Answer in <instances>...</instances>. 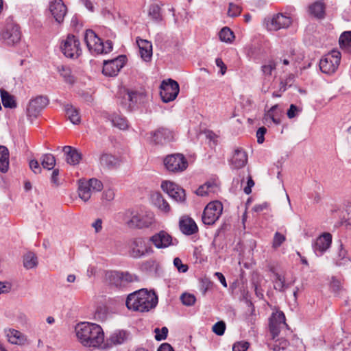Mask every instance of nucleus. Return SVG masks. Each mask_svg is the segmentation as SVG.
Returning <instances> with one entry per match:
<instances>
[{"mask_svg":"<svg viewBox=\"0 0 351 351\" xmlns=\"http://www.w3.org/2000/svg\"><path fill=\"white\" fill-rule=\"evenodd\" d=\"M226 324L223 321L215 323L213 326V332L217 335L221 336L224 334L226 330Z\"/></svg>","mask_w":351,"mask_h":351,"instance_id":"51","label":"nucleus"},{"mask_svg":"<svg viewBox=\"0 0 351 351\" xmlns=\"http://www.w3.org/2000/svg\"><path fill=\"white\" fill-rule=\"evenodd\" d=\"M155 339L160 341L166 339L168 335V328L166 326L162 327L161 329L156 328L154 329Z\"/></svg>","mask_w":351,"mask_h":351,"instance_id":"50","label":"nucleus"},{"mask_svg":"<svg viewBox=\"0 0 351 351\" xmlns=\"http://www.w3.org/2000/svg\"><path fill=\"white\" fill-rule=\"evenodd\" d=\"M215 64L216 65L221 69V75H224L226 72L227 67L224 62H223L222 59L220 58H217L215 60Z\"/></svg>","mask_w":351,"mask_h":351,"instance_id":"62","label":"nucleus"},{"mask_svg":"<svg viewBox=\"0 0 351 351\" xmlns=\"http://www.w3.org/2000/svg\"><path fill=\"white\" fill-rule=\"evenodd\" d=\"M61 76L64 78V81L69 84H73L75 82L74 77L71 74V70L66 66H62L59 70Z\"/></svg>","mask_w":351,"mask_h":351,"instance_id":"44","label":"nucleus"},{"mask_svg":"<svg viewBox=\"0 0 351 351\" xmlns=\"http://www.w3.org/2000/svg\"><path fill=\"white\" fill-rule=\"evenodd\" d=\"M48 104L49 99L45 96H38L31 99L27 108V115L28 117H36Z\"/></svg>","mask_w":351,"mask_h":351,"instance_id":"17","label":"nucleus"},{"mask_svg":"<svg viewBox=\"0 0 351 351\" xmlns=\"http://www.w3.org/2000/svg\"><path fill=\"white\" fill-rule=\"evenodd\" d=\"M152 141L158 145H166L174 140V133L166 128H160L152 134Z\"/></svg>","mask_w":351,"mask_h":351,"instance_id":"20","label":"nucleus"},{"mask_svg":"<svg viewBox=\"0 0 351 351\" xmlns=\"http://www.w3.org/2000/svg\"><path fill=\"white\" fill-rule=\"evenodd\" d=\"M167 170L172 173H180L188 167V161L182 154H172L167 156L163 160Z\"/></svg>","mask_w":351,"mask_h":351,"instance_id":"8","label":"nucleus"},{"mask_svg":"<svg viewBox=\"0 0 351 351\" xmlns=\"http://www.w3.org/2000/svg\"><path fill=\"white\" fill-rule=\"evenodd\" d=\"M341 61V53L336 50L323 56L319 60L321 71L327 75H332L337 70Z\"/></svg>","mask_w":351,"mask_h":351,"instance_id":"4","label":"nucleus"},{"mask_svg":"<svg viewBox=\"0 0 351 351\" xmlns=\"http://www.w3.org/2000/svg\"><path fill=\"white\" fill-rule=\"evenodd\" d=\"M155 205L161 210L168 213L171 210L169 203L164 199L160 193H156L154 197Z\"/></svg>","mask_w":351,"mask_h":351,"instance_id":"40","label":"nucleus"},{"mask_svg":"<svg viewBox=\"0 0 351 351\" xmlns=\"http://www.w3.org/2000/svg\"><path fill=\"white\" fill-rule=\"evenodd\" d=\"M85 182L88 183L92 191L98 192L101 191L103 189L102 182L96 178H91L89 180Z\"/></svg>","mask_w":351,"mask_h":351,"instance_id":"47","label":"nucleus"},{"mask_svg":"<svg viewBox=\"0 0 351 351\" xmlns=\"http://www.w3.org/2000/svg\"><path fill=\"white\" fill-rule=\"evenodd\" d=\"M9 151L5 146L0 145V171L6 173L9 169Z\"/></svg>","mask_w":351,"mask_h":351,"instance_id":"34","label":"nucleus"},{"mask_svg":"<svg viewBox=\"0 0 351 351\" xmlns=\"http://www.w3.org/2000/svg\"><path fill=\"white\" fill-rule=\"evenodd\" d=\"M160 95L163 102L168 103L173 101L178 96L180 87L178 83L171 79L162 81L160 85Z\"/></svg>","mask_w":351,"mask_h":351,"instance_id":"11","label":"nucleus"},{"mask_svg":"<svg viewBox=\"0 0 351 351\" xmlns=\"http://www.w3.org/2000/svg\"><path fill=\"white\" fill-rule=\"evenodd\" d=\"M106 278L111 285L119 289L123 288V274L121 271H108L106 274Z\"/></svg>","mask_w":351,"mask_h":351,"instance_id":"28","label":"nucleus"},{"mask_svg":"<svg viewBox=\"0 0 351 351\" xmlns=\"http://www.w3.org/2000/svg\"><path fill=\"white\" fill-rule=\"evenodd\" d=\"M1 36L8 45H14L20 40L21 34L18 25L8 24Z\"/></svg>","mask_w":351,"mask_h":351,"instance_id":"18","label":"nucleus"},{"mask_svg":"<svg viewBox=\"0 0 351 351\" xmlns=\"http://www.w3.org/2000/svg\"><path fill=\"white\" fill-rule=\"evenodd\" d=\"M161 188L176 202L180 204L185 203V191L176 183L170 181H164L161 184Z\"/></svg>","mask_w":351,"mask_h":351,"instance_id":"14","label":"nucleus"},{"mask_svg":"<svg viewBox=\"0 0 351 351\" xmlns=\"http://www.w3.org/2000/svg\"><path fill=\"white\" fill-rule=\"evenodd\" d=\"M302 111V109L296 106L295 104H291L289 108L287 110V114L289 119H293L298 116V114Z\"/></svg>","mask_w":351,"mask_h":351,"instance_id":"56","label":"nucleus"},{"mask_svg":"<svg viewBox=\"0 0 351 351\" xmlns=\"http://www.w3.org/2000/svg\"><path fill=\"white\" fill-rule=\"evenodd\" d=\"M274 289L280 292H285L293 283V282L286 283L285 277L278 273H274Z\"/></svg>","mask_w":351,"mask_h":351,"instance_id":"36","label":"nucleus"},{"mask_svg":"<svg viewBox=\"0 0 351 351\" xmlns=\"http://www.w3.org/2000/svg\"><path fill=\"white\" fill-rule=\"evenodd\" d=\"M127 60L125 55H121L116 58L104 60L102 73L106 76H116L123 67Z\"/></svg>","mask_w":351,"mask_h":351,"instance_id":"13","label":"nucleus"},{"mask_svg":"<svg viewBox=\"0 0 351 351\" xmlns=\"http://www.w3.org/2000/svg\"><path fill=\"white\" fill-rule=\"evenodd\" d=\"M129 337V333L123 330H117L112 332L109 338V341L113 345H119L123 343Z\"/></svg>","mask_w":351,"mask_h":351,"instance_id":"32","label":"nucleus"},{"mask_svg":"<svg viewBox=\"0 0 351 351\" xmlns=\"http://www.w3.org/2000/svg\"><path fill=\"white\" fill-rule=\"evenodd\" d=\"M325 4L322 1H317L308 6L310 14L314 17L322 19L325 16Z\"/></svg>","mask_w":351,"mask_h":351,"instance_id":"29","label":"nucleus"},{"mask_svg":"<svg viewBox=\"0 0 351 351\" xmlns=\"http://www.w3.org/2000/svg\"><path fill=\"white\" fill-rule=\"evenodd\" d=\"M136 43L139 47V52L142 59L145 62L150 61L152 56V45L151 42L140 39L137 40Z\"/></svg>","mask_w":351,"mask_h":351,"instance_id":"26","label":"nucleus"},{"mask_svg":"<svg viewBox=\"0 0 351 351\" xmlns=\"http://www.w3.org/2000/svg\"><path fill=\"white\" fill-rule=\"evenodd\" d=\"M41 165L43 168L48 170L53 169L56 165V158L51 154H43L40 158Z\"/></svg>","mask_w":351,"mask_h":351,"instance_id":"41","label":"nucleus"},{"mask_svg":"<svg viewBox=\"0 0 351 351\" xmlns=\"http://www.w3.org/2000/svg\"><path fill=\"white\" fill-rule=\"evenodd\" d=\"M78 341L85 347L99 348L104 341L102 328L96 324L82 322L75 328Z\"/></svg>","mask_w":351,"mask_h":351,"instance_id":"1","label":"nucleus"},{"mask_svg":"<svg viewBox=\"0 0 351 351\" xmlns=\"http://www.w3.org/2000/svg\"><path fill=\"white\" fill-rule=\"evenodd\" d=\"M130 219L127 221L130 228H143L152 226L154 221L153 213L138 214L137 212L130 211Z\"/></svg>","mask_w":351,"mask_h":351,"instance_id":"12","label":"nucleus"},{"mask_svg":"<svg viewBox=\"0 0 351 351\" xmlns=\"http://www.w3.org/2000/svg\"><path fill=\"white\" fill-rule=\"evenodd\" d=\"M60 48L66 58L77 59L82 54L80 41L73 34H69L66 39L62 40Z\"/></svg>","mask_w":351,"mask_h":351,"instance_id":"5","label":"nucleus"},{"mask_svg":"<svg viewBox=\"0 0 351 351\" xmlns=\"http://www.w3.org/2000/svg\"><path fill=\"white\" fill-rule=\"evenodd\" d=\"M4 333L8 338V341L12 344L23 346L27 341L26 335L15 329L5 328Z\"/></svg>","mask_w":351,"mask_h":351,"instance_id":"23","label":"nucleus"},{"mask_svg":"<svg viewBox=\"0 0 351 351\" xmlns=\"http://www.w3.org/2000/svg\"><path fill=\"white\" fill-rule=\"evenodd\" d=\"M254 180H252L251 176H249L247 182V186L243 189L244 193L247 195L250 194L252 193V187L254 186Z\"/></svg>","mask_w":351,"mask_h":351,"instance_id":"61","label":"nucleus"},{"mask_svg":"<svg viewBox=\"0 0 351 351\" xmlns=\"http://www.w3.org/2000/svg\"><path fill=\"white\" fill-rule=\"evenodd\" d=\"M181 232L186 235H191L198 231V228L195 221L189 217H182L179 221Z\"/></svg>","mask_w":351,"mask_h":351,"instance_id":"24","label":"nucleus"},{"mask_svg":"<svg viewBox=\"0 0 351 351\" xmlns=\"http://www.w3.org/2000/svg\"><path fill=\"white\" fill-rule=\"evenodd\" d=\"M62 151L66 156V161L69 165H77L82 160V155L81 152L71 146L66 145L63 147Z\"/></svg>","mask_w":351,"mask_h":351,"instance_id":"25","label":"nucleus"},{"mask_svg":"<svg viewBox=\"0 0 351 351\" xmlns=\"http://www.w3.org/2000/svg\"><path fill=\"white\" fill-rule=\"evenodd\" d=\"M122 274L123 288L127 287L131 282L139 280L137 276L133 275L128 271L122 272Z\"/></svg>","mask_w":351,"mask_h":351,"instance_id":"48","label":"nucleus"},{"mask_svg":"<svg viewBox=\"0 0 351 351\" xmlns=\"http://www.w3.org/2000/svg\"><path fill=\"white\" fill-rule=\"evenodd\" d=\"M154 246L158 249L167 248L171 245H176L178 241L173 239L172 237L164 230L156 233L149 238Z\"/></svg>","mask_w":351,"mask_h":351,"instance_id":"15","label":"nucleus"},{"mask_svg":"<svg viewBox=\"0 0 351 351\" xmlns=\"http://www.w3.org/2000/svg\"><path fill=\"white\" fill-rule=\"evenodd\" d=\"M108 119L113 126L120 130H126L128 128L127 119L120 114L113 113L109 116Z\"/></svg>","mask_w":351,"mask_h":351,"instance_id":"35","label":"nucleus"},{"mask_svg":"<svg viewBox=\"0 0 351 351\" xmlns=\"http://www.w3.org/2000/svg\"><path fill=\"white\" fill-rule=\"evenodd\" d=\"M158 304V297L145 289L136 291L127 297L125 304L129 310L147 312Z\"/></svg>","mask_w":351,"mask_h":351,"instance_id":"2","label":"nucleus"},{"mask_svg":"<svg viewBox=\"0 0 351 351\" xmlns=\"http://www.w3.org/2000/svg\"><path fill=\"white\" fill-rule=\"evenodd\" d=\"M339 43L342 49L351 43V31L343 32L339 37Z\"/></svg>","mask_w":351,"mask_h":351,"instance_id":"46","label":"nucleus"},{"mask_svg":"<svg viewBox=\"0 0 351 351\" xmlns=\"http://www.w3.org/2000/svg\"><path fill=\"white\" fill-rule=\"evenodd\" d=\"M92 190L85 181H80L78 195L83 201L87 202L91 197Z\"/></svg>","mask_w":351,"mask_h":351,"instance_id":"37","label":"nucleus"},{"mask_svg":"<svg viewBox=\"0 0 351 351\" xmlns=\"http://www.w3.org/2000/svg\"><path fill=\"white\" fill-rule=\"evenodd\" d=\"M241 12V8L238 5H236L233 3H229V8L228 11V14L231 17H236L240 15Z\"/></svg>","mask_w":351,"mask_h":351,"instance_id":"52","label":"nucleus"},{"mask_svg":"<svg viewBox=\"0 0 351 351\" xmlns=\"http://www.w3.org/2000/svg\"><path fill=\"white\" fill-rule=\"evenodd\" d=\"M173 265L178 269V271L181 273H185L189 269L188 265L183 264L181 259L178 257L174 258Z\"/></svg>","mask_w":351,"mask_h":351,"instance_id":"54","label":"nucleus"},{"mask_svg":"<svg viewBox=\"0 0 351 351\" xmlns=\"http://www.w3.org/2000/svg\"><path fill=\"white\" fill-rule=\"evenodd\" d=\"M152 252V246L144 238H134L129 243V255L134 258H140Z\"/></svg>","mask_w":351,"mask_h":351,"instance_id":"6","label":"nucleus"},{"mask_svg":"<svg viewBox=\"0 0 351 351\" xmlns=\"http://www.w3.org/2000/svg\"><path fill=\"white\" fill-rule=\"evenodd\" d=\"M142 97L138 91L125 89L120 93L118 103L125 110L132 111Z\"/></svg>","mask_w":351,"mask_h":351,"instance_id":"10","label":"nucleus"},{"mask_svg":"<svg viewBox=\"0 0 351 351\" xmlns=\"http://www.w3.org/2000/svg\"><path fill=\"white\" fill-rule=\"evenodd\" d=\"M84 41L88 51L93 55L108 53L112 50V43L107 40L103 42L92 29H87L84 34Z\"/></svg>","mask_w":351,"mask_h":351,"instance_id":"3","label":"nucleus"},{"mask_svg":"<svg viewBox=\"0 0 351 351\" xmlns=\"http://www.w3.org/2000/svg\"><path fill=\"white\" fill-rule=\"evenodd\" d=\"M148 14L156 23H160L163 18L161 14V8L158 4H152L149 7Z\"/></svg>","mask_w":351,"mask_h":351,"instance_id":"39","label":"nucleus"},{"mask_svg":"<svg viewBox=\"0 0 351 351\" xmlns=\"http://www.w3.org/2000/svg\"><path fill=\"white\" fill-rule=\"evenodd\" d=\"M276 69V62L273 60H269L261 66V71L264 75L270 76L272 72Z\"/></svg>","mask_w":351,"mask_h":351,"instance_id":"43","label":"nucleus"},{"mask_svg":"<svg viewBox=\"0 0 351 351\" xmlns=\"http://www.w3.org/2000/svg\"><path fill=\"white\" fill-rule=\"evenodd\" d=\"M49 10L56 21L61 23L66 14L67 9L62 0H53L49 5Z\"/></svg>","mask_w":351,"mask_h":351,"instance_id":"21","label":"nucleus"},{"mask_svg":"<svg viewBox=\"0 0 351 351\" xmlns=\"http://www.w3.org/2000/svg\"><path fill=\"white\" fill-rule=\"evenodd\" d=\"M157 351H174L173 347L168 343H162Z\"/></svg>","mask_w":351,"mask_h":351,"instance_id":"64","label":"nucleus"},{"mask_svg":"<svg viewBox=\"0 0 351 351\" xmlns=\"http://www.w3.org/2000/svg\"><path fill=\"white\" fill-rule=\"evenodd\" d=\"M0 95L4 108L14 109L17 106L14 96L10 94L7 90L1 88Z\"/></svg>","mask_w":351,"mask_h":351,"instance_id":"31","label":"nucleus"},{"mask_svg":"<svg viewBox=\"0 0 351 351\" xmlns=\"http://www.w3.org/2000/svg\"><path fill=\"white\" fill-rule=\"evenodd\" d=\"M291 23V18L282 13L274 14L264 20V24L269 31H278L280 29L287 28Z\"/></svg>","mask_w":351,"mask_h":351,"instance_id":"9","label":"nucleus"},{"mask_svg":"<svg viewBox=\"0 0 351 351\" xmlns=\"http://www.w3.org/2000/svg\"><path fill=\"white\" fill-rule=\"evenodd\" d=\"M219 36L221 41L226 43H231L234 38L233 32L228 27H225L221 29Z\"/></svg>","mask_w":351,"mask_h":351,"instance_id":"42","label":"nucleus"},{"mask_svg":"<svg viewBox=\"0 0 351 351\" xmlns=\"http://www.w3.org/2000/svg\"><path fill=\"white\" fill-rule=\"evenodd\" d=\"M332 235L326 232L319 237L313 244V249L317 256H321L330 247Z\"/></svg>","mask_w":351,"mask_h":351,"instance_id":"19","label":"nucleus"},{"mask_svg":"<svg viewBox=\"0 0 351 351\" xmlns=\"http://www.w3.org/2000/svg\"><path fill=\"white\" fill-rule=\"evenodd\" d=\"M223 212V205L219 201L208 203L205 207L202 220L205 225H213L220 217Z\"/></svg>","mask_w":351,"mask_h":351,"instance_id":"7","label":"nucleus"},{"mask_svg":"<svg viewBox=\"0 0 351 351\" xmlns=\"http://www.w3.org/2000/svg\"><path fill=\"white\" fill-rule=\"evenodd\" d=\"M38 265V258L36 255L32 252H29L26 253L23 256V266L27 269H30L34 267H36Z\"/></svg>","mask_w":351,"mask_h":351,"instance_id":"38","label":"nucleus"},{"mask_svg":"<svg viewBox=\"0 0 351 351\" xmlns=\"http://www.w3.org/2000/svg\"><path fill=\"white\" fill-rule=\"evenodd\" d=\"M180 300L184 305L189 306L193 305L196 301V298L194 295L186 293H184L181 295Z\"/></svg>","mask_w":351,"mask_h":351,"instance_id":"49","label":"nucleus"},{"mask_svg":"<svg viewBox=\"0 0 351 351\" xmlns=\"http://www.w3.org/2000/svg\"><path fill=\"white\" fill-rule=\"evenodd\" d=\"M269 206V204L267 202H264L260 204H256L254 206L252 210L256 213H261L264 210L267 209Z\"/></svg>","mask_w":351,"mask_h":351,"instance_id":"63","label":"nucleus"},{"mask_svg":"<svg viewBox=\"0 0 351 351\" xmlns=\"http://www.w3.org/2000/svg\"><path fill=\"white\" fill-rule=\"evenodd\" d=\"M247 162V155L241 147L234 149L232 157L230 161L232 169H241L245 166Z\"/></svg>","mask_w":351,"mask_h":351,"instance_id":"22","label":"nucleus"},{"mask_svg":"<svg viewBox=\"0 0 351 351\" xmlns=\"http://www.w3.org/2000/svg\"><path fill=\"white\" fill-rule=\"evenodd\" d=\"M214 185L211 183H205L200 186L196 191V194L199 196H206L213 192Z\"/></svg>","mask_w":351,"mask_h":351,"instance_id":"45","label":"nucleus"},{"mask_svg":"<svg viewBox=\"0 0 351 351\" xmlns=\"http://www.w3.org/2000/svg\"><path fill=\"white\" fill-rule=\"evenodd\" d=\"M99 163L104 167L113 169L119 165V160L117 158L110 154L104 153L99 157Z\"/></svg>","mask_w":351,"mask_h":351,"instance_id":"30","label":"nucleus"},{"mask_svg":"<svg viewBox=\"0 0 351 351\" xmlns=\"http://www.w3.org/2000/svg\"><path fill=\"white\" fill-rule=\"evenodd\" d=\"M281 113L282 111L279 110L278 105L273 106L265 114L263 118L264 123L269 125L272 122L276 125H280L281 123Z\"/></svg>","mask_w":351,"mask_h":351,"instance_id":"27","label":"nucleus"},{"mask_svg":"<svg viewBox=\"0 0 351 351\" xmlns=\"http://www.w3.org/2000/svg\"><path fill=\"white\" fill-rule=\"evenodd\" d=\"M64 110L66 115L70 121L73 124H78L80 123L81 117L79 110L71 104H66L64 106Z\"/></svg>","mask_w":351,"mask_h":351,"instance_id":"33","label":"nucleus"},{"mask_svg":"<svg viewBox=\"0 0 351 351\" xmlns=\"http://www.w3.org/2000/svg\"><path fill=\"white\" fill-rule=\"evenodd\" d=\"M114 198V192L112 189L106 190L102 194V199L106 201H112Z\"/></svg>","mask_w":351,"mask_h":351,"instance_id":"59","label":"nucleus"},{"mask_svg":"<svg viewBox=\"0 0 351 351\" xmlns=\"http://www.w3.org/2000/svg\"><path fill=\"white\" fill-rule=\"evenodd\" d=\"M29 167L34 173H40L41 172V167L36 160H31L29 162Z\"/></svg>","mask_w":351,"mask_h":351,"instance_id":"58","label":"nucleus"},{"mask_svg":"<svg viewBox=\"0 0 351 351\" xmlns=\"http://www.w3.org/2000/svg\"><path fill=\"white\" fill-rule=\"evenodd\" d=\"M59 173H60L59 169H54L53 170V172H52V174L51 176V182L56 186H58L60 184L59 179H58Z\"/></svg>","mask_w":351,"mask_h":351,"instance_id":"60","label":"nucleus"},{"mask_svg":"<svg viewBox=\"0 0 351 351\" xmlns=\"http://www.w3.org/2000/svg\"><path fill=\"white\" fill-rule=\"evenodd\" d=\"M250 346V343L247 341H239L234 343L232 351H246Z\"/></svg>","mask_w":351,"mask_h":351,"instance_id":"55","label":"nucleus"},{"mask_svg":"<svg viewBox=\"0 0 351 351\" xmlns=\"http://www.w3.org/2000/svg\"><path fill=\"white\" fill-rule=\"evenodd\" d=\"M267 132V129L265 127H261L256 131L257 143L261 144L265 141V134Z\"/></svg>","mask_w":351,"mask_h":351,"instance_id":"57","label":"nucleus"},{"mask_svg":"<svg viewBox=\"0 0 351 351\" xmlns=\"http://www.w3.org/2000/svg\"><path fill=\"white\" fill-rule=\"evenodd\" d=\"M287 326L285 315L282 312L272 313L269 319V331L274 340L278 336L281 329Z\"/></svg>","mask_w":351,"mask_h":351,"instance_id":"16","label":"nucleus"},{"mask_svg":"<svg viewBox=\"0 0 351 351\" xmlns=\"http://www.w3.org/2000/svg\"><path fill=\"white\" fill-rule=\"evenodd\" d=\"M285 237L278 232H276L274 234L273 239V247L277 248L280 247L282 243L285 241Z\"/></svg>","mask_w":351,"mask_h":351,"instance_id":"53","label":"nucleus"}]
</instances>
